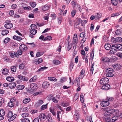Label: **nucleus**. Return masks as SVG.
<instances>
[{
  "label": "nucleus",
  "mask_w": 122,
  "mask_h": 122,
  "mask_svg": "<svg viewBox=\"0 0 122 122\" xmlns=\"http://www.w3.org/2000/svg\"><path fill=\"white\" fill-rule=\"evenodd\" d=\"M104 119L106 122H111L110 117H112V115L116 114L117 113V110L114 109L108 110V107L104 108Z\"/></svg>",
  "instance_id": "obj_1"
},
{
  "label": "nucleus",
  "mask_w": 122,
  "mask_h": 122,
  "mask_svg": "<svg viewBox=\"0 0 122 122\" xmlns=\"http://www.w3.org/2000/svg\"><path fill=\"white\" fill-rule=\"evenodd\" d=\"M109 82L108 79L107 77L102 78L100 81V84L102 89L105 90H108L110 87V85L108 84Z\"/></svg>",
  "instance_id": "obj_2"
},
{
  "label": "nucleus",
  "mask_w": 122,
  "mask_h": 122,
  "mask_svg": "<svg viewBox=\"0 0 122 122\" xmlns=\"http://www.w3.org/2000/svg\"><path fill=\"white\" fill-rule=\"evenodd\" d=\"M17 115L14 114L13 115V112L9 111L7 114V118L8 119V121L11 122L14 120L16 117Z\"/></svg>",
  "instance_id": "obj_3"
},
{
  "label": "nucleus",
  "mask_w": 122,
  "mask_h": 122,
  "mask_svg": "<svg viewBox=\"0 0 122 122\" xmlns=\"http://www.w3.org/2000/svg\"><path fill=\"white\" fill-rule=\"evenodd\" d=\"M113 70L111 68H109L106 70V75L107 77H112L114 75Z\"/></svg>",
  "instance_id": "obj_4"
},
{
  "label": "nucleus",
  "mask_w": 122,
  "mask_h": 122,
  "mask_svg": "<svg viewBox=\"0 0 122 122\" xmlns=\"http://www.w3.org/2000/svg\"><path fill=\"white\" fill-rule=\"evenodd\" d=\"M111 41L113 43H120L122 42V38L121 37H119L115 38L112 37L111 39Z\"/></svg>",
  "instance_id": "obj_5"
},
{
  "label": "nucleus",
  "mask_w": 122,
  "mask_h": 122,
  "mask_svg": "<svg viewBox=\"0 0 122 122\" xmlns=\"http://www.w3.org/2000/svg\"><path fill=\"white\" fill-rule=\"evenodd\" d=\"M39 118L41 122H43L46 119V116L44 113H42L40 114Z\"/></svg>",
  "instance_id": "obj_6"
},
{
  "label": "nucleus",
  "mask_w": 122,
  "mask_h": 122,
  "mask_svg": "<svg viewBox=\"0 0 122 122\" xmlns=\"http://www.w3.org/2000/svg\"><path fill=\"white\" fill-rule=\"evenodd\" d=\"M4 26L6 29H10L13 27V25L10 21H7L6 23L4 25Z\"/></svg>",
  "instance_id": "obj_7"
},
{
  "label": "nucleus",
  "mask_w": 122,
  "mask_h": 122,
  "mask_svg": "<svg viewBox=\"0 0 122 122\" xmlns=\"http://www.w3.org/2000/svg\"><path fill=\"white\" fill-rule=\"evenodd\" d=\"M17 77L20 80L24 81H27L29 80V78L27 77L23 76L21 75H18Z\"/></svg>",
  "instance_id": "obj_8"
},
{
  "label": "nucleus",
  "mask_w": 122,
  "mask_h": 122,
  "mask_svg": "<svg viewBox=\"0 0 122 122\" xmlns=\"http://www.w3.org/2000/svg\"><path fill=\"white\" fill-rule=\"evenodd\" d=\"M19 48L22 51H25L27 50V47L24 44H21L20 45Z\"/></svg>",
  "instance_id": "obj_9"
},
{
  "label": "nucleus",
  "mask_w": 122,
  "mask_h": 122,
  "mask_svg": "<svg viewBox=\"0 0 122 122\" xmlns=\"http://www.w3.org/2000/svg\"><path fill=\"white\" fill-rule=\"evenodd\" d=\"M117 51L116 48H115L114 45H112L111 46V48L110 51V54H114Z\"/></svg>",
  "instance_id": "obj_10"
},
{
  "label": "nucleus",
  "mask_w": 122,
  "mask_h": 122,
  "mask_svg": "<svg viewBox=\"0 0 122 122\" xmlns=\"http://www.w3.org/2000/svg\"><path fill=\"white\" fill-rule=\"evenodd\" d=\"M109 102L107 101H103L101 102V104L102 106L106 107L109 105Z\"/></svg>",
  "instance_id": "obj_11"
},
{
  "label": "nucleus",
  "mask_w": 122,
  "mask_h": 122,
  "mask_svg": "<svg viewBox=\"0 0 122 122\" xmlns=\"http://www.w3.org/2000/svg\"><path fill=\"white\" fill-rule=\"evenodd\" d=\"M74 117L75 120L77 121L80 118V113L78 112V111L76 112L74 114Z\"/></svg>",
  "instance_id": "obj_12"
},
{
  "label": "nucleus",
  "mask_w": 122,
  "mask_h": 122,
  "mask_svg": "<svg viewBox=\"0 0 122 122\" xmlns=\"http://www.w3.org/2000/svg\"><path fill=\"white\" fill-rule=\"evenodd\" d=\"M30 86L31 90L32 91L35 90L37 89V85L36 83H32L30 84Z\"/></svg>",
  "instance_id": "obj_13"
},
{
  "label": "nucleus",
  "mask_w": 122,
  "mask_h": 122,
  "mask_svg": "<svg viewBox=\"0 0 122 122\" xmlns=\"http://www.w3.org/2000/svg\"><path fill=\"white\" fill-rule=\"evenodd\" d=\"M50 7L49 5L46 4L42 7V9L44 11H46L49 9Z\"/></svg>",
  "instance_id": "obj_14"
},
{
  "label": "nucleus",
  "mask_w": 122,
  "mask_h": 122,
  "mask_svg": "<svg viewBox=\"0 0 122 122\" xmlns=\"http://www.w3.org/2000/svg\"><path fill=\"white\" fill-rule=\"evenodd\" d=\"M117 114L116 113V114L112 115L113 117H112V119H111V122H114L118 119V116L115 115Z\"/></svg>",
  "instance_id": "obj_15"
},
{
  "label": "nucleus",
  "mask_w": 122,
  "mask_h": 122,
  "mask_svg": "<svg viewBox=\"0 0 122 122\" xmlns=\"http://www.w3.org/2000/svg\"><path fill=\"white\" fill-rule=\"evenodd\" d=\"M42 61V59L41 58H38V59L35 60L34 63L35 64H38L41 63Z\"/></svg>",
  "instance_id": "obj_16"
},
{
  "label": "nucleus",
  "mask_w": 122,
  "mask_h": 122,
  "mask_svg": "<svg viewBox=\"0 0 122 122\" xmlns=\"http://www.w3.org/2000/svg\"><path fill=\"white\" fill-rule=\"evenodd\" d=\"M16 83L15 82H12L10 83L9 84V86L10 88H13L16 86Z\"/></svg>",
  "instance_id": "obj_17"
},
{
  "label": "nucleus",
  "mask_w": 122,
  "mask_h": 122,
  "mask_svg": "<svg viewBox=\"0 0 122 122\" xmlns=\"http://www.w3.org/2000/svg\"><path fill=\"white\" fill-rule=\"evenodd\" d=\"M85 76V70L84 69H83L81 71L80 78H82Z\"/></svg>",
  "instance_id": "obj_18"
},
{
  "label": "nucleus",
  "mask_w": 122,
  "mask_h": 122,
  "mask_svg": "<svg viewBox=\"0 0 122 122\" xmlns=\"http://www.w3.org/2000/svg\"><path fill=\"white\" fill-rule=\"evenodd\" d=\"M114 46L117 51L118 50H120L122 49V45L120 44L115 45H114Z\"/></svg>",
  "instance_id": "obj_19"
},
{
  "label": "nucleus",
  "mask_w": 122,
  "mask_h": 122,
  "mask_svg": "<svg viewBox=\"0 0 122 122\" xmlns=\"http://www.w3.org/2000/svg\"><path fill=\"white\" fill-rule=\"evenodd\" d=\"M1 34L2 35L4 36L7 35L9 32L8 30H6L5 29L2 30Z\"/></svg>",
  "instance_id": "obj_20"
},
{
  "label": "nucleus",
  "mask_w": 122,
  "mask_h": 122,
  "mask_svg": "<svg viewBox=\"0 0 122 122\" xmlns=\"http://www.w3.org/2000/svg\"><path fill=\"white\" fill-rule=\"evenodd\" d=\"M49 83L47 81L44 82L42 84V86L44 88H46L48 87L49 85Z\"/></svg>",
  "instance_id": "obj_21"
},
{
  "label": "nucleus",
  "mask_w": 122,
  "mask_h": 122,
  "mask_svg": "<svg viewBox=\"0 0 122 122\" xmlns=\"http://www.w3.org/2000/svg\"><path fill=\"white\" fill-rule=\"evenodd\" d=\"M113 68L115 70L120 69V66L118 64H115L113 66Z\"/></svg>",
  "instance_id": "obj_22"
},
{
  "label": "nucleus",
  "mask_w": 122,
  "mask_h": 122,
  "mask_svg": "<svg viewBox=\"0 0 122 122\" xmlns=\"http://www.w3.org/2000/svg\"><path fill=\"white\" fill-rule=\"evenodd\" d=\"M105 48L107 50H110L111 47V45L109 43L106 44L104 46Z\"/></svg>",
  "instance_id": "obj_23"
},
{
  "label": "nucleus",
  "mask_w": 122,
  "mask_h": 122,
  "mask_svg": "<svg viewBox=\"0 0 122 122\" xmlns=\"http://www.w3.org/2000/svg\"><path fill=\"white\" fill-rule=\"evenodd\" d=\"M46 119L48 122H52L53 120L51 116L49 115H48L46 116Z\"/></svg>",
  "instance_id": "obj_24"
},
{
  "label": "nucleus",
  "mask_w": 122,
  "mask_h": 122,
  "mask_svg": "<svg viewBox=\"0 0 122 122\" xmlns=\"http://www.w3.org/2000/svg\"><path fill=\"white\" fill-rule=\"evenodd\" d=\"M6 80L9 82L13 81H14V78L11 76H8L7 78H6Z\"/></svg>",
  "instance_id": "obj_25"
},
{
  "label": "nucleus",
  "mask_w": 122,
  "mask_h": 122,
  "mask_svg": "<svg viewBox=\"0 0 122 122\" xmlns=\"http://www.w3.org/2000/svg\"><path fill=\"white\" fill-rule=\"evenodd\" d=\"M13 39L14 40H15L18 41H20L22 40V38L20 36H16L14 35L13 36Z\"/></svg>",
  "instance_id": "obj_26"
},
{
  "label": "nucleus",
  "mask_w": 122,
  "mask_h": 122,
  "mask_svg": "<svg viewBox=\"0 0 122 122\" xmlns=\"http://www.w3.org/2000/svg\"><path fill=\"white\" fill-rule=\"evenodd\" d=\"M9 71V70L6 68L4 69L2 71V73L4 75L7 74L8 73Z\"/></svg>",
  "instance_id": "obj_27"
},
{
  "label": "nucleus",
  "mask_w": 122,
  "mask_h": 122,
  "mask_svg": "<svg viewBox=\"0 0 122 122\" xmlns=\"http://www.w3.org/2000/svg\"><path fill=\"white\" fill-rule=\"evenodd\" d=\"M44 103L43 101L41 100H39L36 104V105L37 106H39L42 105Z\"/></svg>",
  "instance_id": "obj_28"
},
{
  "label": "nucleus",
  "mask_w": 122,
  "mask_h": 122,
  "mask_svg": "<svg viewBox=\"0 0 122 122\" xmlns=\"http://www.w3.org/2000/svg\"><path fill=\"white\" fill-rule=\"evenodd\" d=\"M30 101V98H27L24 99L23 100V102L25 104H26Z\"/></svg>",
  "instance_id": "obj_29"
},
{
  "label": "nucleus",
  "mask_w": 122,
  "mask_h": 122,
  "mask_svg": "<svg viewBox=\"0 0 122 122\" xmlns=\"http://www.w3.org/2000/svg\"><path fill=\"white\" fill-rule=\"evenodd\" d=\"M25 87V86L23 85H19L17 86V89L18 90H22Z\"/></svg>",
  "instance_id": "obj_30"
},
{
  "label": "nucleus",
  "mask_w": 122,
  "mask_h": 122,
  "mask_svg": "<svg viewBox=\"0 0 122 122\" xmlns=\"http://www.w3.org/2000/svg\"><path fill=\"white\" fill-rule=\"evenodd\" d=\"M111 2L112 5H116L118 4L117 0H111Z\"/></svg>",
  "instance_id": "obj_31"
},
{
  "label": "nucleus",
  "mask_w": 122,
  "mask_h": 122,
  "mask_svg": "<svg viewBox=\"0 0 122 122\" xmlns=\"http://www.w3.org/2000/svg\"><path fill=\"white\" fill-rule=\"evenodd\" d=\"M37 76H35L31 78L29 80L30 82H34L35 81L36 79Z\"/></svg>",
  "instance_id": "obj_32"
},
{
  "label": "nucleus",
  "mask_w": 122,
  "mask_h": 122,
  "mask_svg": "<svg viewBox=\"0 0 122 122\" xmlns=\"http://www.w3.org/2000/svg\"><path fill=\"white\" fill-rule=\"evenodd\" d=\"M29 114L28 113L25 112L22 113L21 115L22 117L23 118H25L28 117L29 116Z\"/></svg>",
  "instance_id": "obj_33"
},
{
  "label": "nucleus",
  "mask_w": 122,
  "mask_h": 122,
  "mask_svg": "<svg viewBox=\"0 0 122 122\" xmlns=\"http://www.w3.org/2000/svg\"><path fill=\"white\" fill-rule=\"evenodd\" d=\"M48 79L49 80L52 81H56L57 80L56 78L52 77H48Z\"/></svg>",
  "instance_id": "obj_34"
},
{
  "label": "nucleus",
  "mask_w": 122,
  "mask_h": 122,
  "mask_svg": "<svg viewBox=\"0 0 122 122\" xmlns=\"http://www.w3.org/2000/svg\"><path fill=\"white\" fill-rule=\"evenodd\" d=\"M49 99L50 100H51L52 99V101L55 103H57L58 102V101L57 100V99L55 98L54 97H52L51 98H49Z\"/></svg>",
  "instance_id": "obj_35"
},
{
  "label": "nucleus",
  "mask_w": 122,
  "mask_h": 122,
  "mask_svg": "<svg viewBox=\"0 0 122 122\" xmlns=\"http://www.w3.org/2000/svg\"><path fill=\"white\" fill-rule=\"evenodd\" d=\"M30 32L31 34L33 35H35L37 32V30L35 29H30Z\"/></svg>",
  "instance_id": "obj_36"
},
{
  "label": "nucleus",
  "mask_w": 122,
  "mask_h": 122,
  "mask_svg": "<svg viewBox=\"0 0 122 122\" xmlns=\"http://www.w3.org/2000/svg\"><path fill=\"white\" fill-rule=\"evenodd\" d=\"M21 120L22 122H30V120L29 119L27 118H25L23 119H21Z\"/></svg>",
  "instance_id": "obj_37"
},
{
  "label": "nucleus",
  "mask_w": 122,
  "mask_h": 122,
  "mask_svg": "<svg viewBox=\"0 0 122 122\" xmlns=\"http://www.w3.org/2000/svg\"><path fill=\"white\" fill-rule=\"evenodd\" d=\"M121 31L120 30L117 29L115 31V34L118 35H121Z\"/></svg>",
  "instance_id": "obj_38"
},
{
  "label": "nucleus",
  "mask_w": 122,
  "mask_h": 122,
  "mask_svg": "<svg viewBox=\"0 0 122 122\" xmlns=\"http://www.w3.org/2000/svg\"><path fill=\"white\" fill-rule=\"evenodd\" d=\"M75 82H76L77 83V85L78 86H80V80L79 77H76V78Z\"/></svg>",
  "instance_id": "obj_39"
},
{
  "label": "nucleus",
  "mask_w": 122,
  "mask_h": 122,
  "mask_svg": "<svg viewBox=\"0 0 122 122\" xmlns=\"http://www.w3.org/2000/svg\"><path fill=\"white\" fill-rule=\"evenodd\" d=\"M76 13V10H72L71 12V15L72 17H73Z\"/></svg>",
  "instance_id": "obj_40"
},
{
  "label": "nucleus",
  "mask_w": 122,
  "mask_h": 122,
  "mask_svg": "<svg viewBox=\"0 0 122 122\" xmlns=\"http://www.w3.org/2000/svg\"><path fill=\"white\" fill-rule=\"evenodd\" d=\"M11 70V71L14 72H15L16 70V67L15 66H11L10 67Z\"/></svg>",
  "instance_id": "obj_41"
},
{
  "label": "nucleus",
  "mask_w": 122,
  "mask_h": 122,
  "mask_svg": "<svg viewBox=\"0 0 122 122\" xmlns=\"http://www.w3.org/2000/svg\"><path fill=\"white\" fill-rule=\"evenodd\" d=\"M4 99L3 98H2L0 101V107H1L4 106Z\"/></svg>",
  "instance_id": "obj_42"
},
{
  "label": "nucleus",
  "mask_w": 122,
  "mask_h": 122,
  "mask_svg": "<svg viewBox=\"0 0 122 122\" xmlns=\"http://www.w3.org/2000/svg\"><path fill=\"white\" fill-rule=\"evenodd\" d=\"M53 62L54 64L56 65H57L60 63V61L59 60H54Z\"/></svg>",
  "instance_id": "obj_43"
},
{
  "label": "nucleus",
  "mask_w": 122,
  "mask_h": 122,
  "mask_svg": "<svg viewBox=\"0 0 122 122\" xmlns=\"http://www.w3.org/2000/svg\"><path fill=\"white\" fill-rule=\"evenodd\" d=\"M48 68L46 66H43L40 67L38 71H42Z\"/></svg>",
  "instance_id": "obj_44"
},
{
  "label": "nucleus",
  "mask_w": 122,
  "mask_h": 122,
  "mask_svg": "<svg viewBox=\"0 0 122 122\" xmlns=\"http://www.w3.org/2000/svg\"><path fill=\"white\" fill-rule=\"evenodd\" d=\"M31 29H35L37 28V26L36 25L34 24H32L30 26Z\"/></svg>",
  "instance_id": "obj_45"
},
{
  "label": "nucleus",
  "mask_w": 122,
  "mask_h": 122,
  "mask_svg": "<svg viewBox=\"0 0 122 122\" xmlns=\"http://www.w3.org/2000/svg\"><path fill=\"white\" fill-rule=\"evenodd\" d=\"M48 104V103H47L45 105H43L41 107V109L42 110H44L46 109L47 108Z\"/></svg>",
  "instance_id": "obj_46"
},
{
  "label": "nucleus",
  "mask_w": 122,
  "mask_h": 122,
  "mask_svg": "<svg viewBox=\"0 0 122 122\" xmlns=\"http://www.w3.org/2000/svg\"><path fill=\"white\" fill-rule=\"evenodd\" d=\"M61 105L63 107H66L68 106L69 105V104L68 103H65L64 102H63L61 103Z\"/></svg>",
  "instance_id": "obj_47"
},
{
  "label": "nucleus",
  "mask_w": 122,
  "mask_h": 122,
  "mask_svg": "<svg viewBox=\"0 0 122 122\" xmlns=\"http://www.w3.org/2000/svg\"><path fill=\"white\" fill-rule=\"evenodd\" d=\"M61 112L60 111H57V118L58 119V121H60V118L59 117V114H61Z\"/></svg>",
  "instance_id": "obj_48"
},
{
  "label": "nucleus",
  "mask_w": 122,
  "mask_h": 122,
  "mask_svg": "<svg viewBox=\"0 0 122 122\" xmlns=\"http://www.w3.org/2000/svg\"><path fill=\"white\" fill-rule=\"evenodd\" d=\"M5 115V112L4 109H1L0 111V115L4 116Z\"/></svg>",
  "instance_id": "obj_49"
},
{
  "label": "nucleus",
  "mask_w": 122,
  "mask_h": 122,
  "mask_svg": "<svg viewBox=\"0 0 122 122\" xmlns=\"http://www.w3.org/2000/svg\"><path fill=\"white\" fill-rule=\"evenodd\" d=\"M84 97L83 93H81L80 95V100L81 102H83L84 101L83 98Z\"/></svg>",
  "instance_id": "obj_50"
},
{
  "label": "nucleus",
  "mask_w": 122,
  "mask_h": 122,
  "mask_svg": "<svg viewBox=\"0 0 122 122\" xmlns=\"http://www.w3.org/2000/svg\"><path fill=\"white\" fill-rule=\"evenodd\" d=\"M52 39V37L50 36H49L45 37L44 39V41L50 40Z\"/></svg>",
  "instance_id": "obj_51"
},
{
  "label": "nucleus",
  "mask_w": 122,
  "mask_h": 122,
  "mask_svg": "<svg viewBox=\"0 0 122 122\" xmlns=\"http://www.w3.org/2000/svg\"><path fill=\"white\" fill-rule=\"evenodd\" d=\"M106 100L108 102H111L114 100V99L112 97H107L106 98Z\"/></svg>",
  "instance_id": "obj_52"
},
{
  "label": "nucleus",
  "mask_w": 122,
  "mask_h": 122,
  "mask_svg": "<svg viewBox=\"0 0 122 122\" xmlns=\"http://www.w3.org/2000/svg\"><path fill=\"white\" fill-rule=\"evenodd\" d=\"M86 120L87 121H89L90 122H93L92 120V117L91 116L87 117L86 118Z\"/></svg>",
  "instance_id": "obj_53"
},
{
  "label": "nucleus",
  "mask_w": 122,
  "mask_h": 122,
  "mask_svg": "<svg viewBox=\"0 0 122 122\" xmlns=\"http://www.w3.org/2000/svg\"><path fill=\"white\" fill-rule=\"evenodd\" d=\"M66 80V77H63L62 78L60 79V82L62 83L65 81Z\"/></svg>",
  "instance_id": "obj_54"
},
{
  "label": "nucleus",
  "mask_w": 122,
  "mask_h": 122,
  "mask_svg": "<svg viewBox=\"0 0 122 122\" xmlns=\"http://www.w3.org/2000/svg\"><path fill=\"white\" fill-rule=\"evenodd\" d=\"M30 5L32 7L34 8L36 6V3L35 2H32L30 3Z\"/></svg>",
  "instance_id": "obj_55"
},
{
  "label": "nucleus",
  "mask_w": 122,
  "mask_h": 122,
  "mask_svg": "<svg viewBox=\"0 0 122 122\" xmlns=\"http://www.w3.org/2000/svg\"><path fill=\"white\" fill-rule=\"evenodd\" d=\"M109 61V59L107 57H105L103 58L102 60V61L104 62H108Z\"/></svg>",
  "instance_id": "obj_56"
},
{
  "label": "nucleus",
  "mask_w": 122,
  "mask_h": 122,
  "mask_svg": "<svg viewBox=\"0 0 122 122\" xmlns=\"http://www.w3.org/2000/svg\"><path fill=\"white\" fill-rule=\"evenodd\" d=\"M10 39L9 38H5V39L4 41V43L6 44L8 42L10 41Z\"/></svg>",
  "instance_id": "obj_57"
},
{
  "label": "nucleus",
  "mask_w": 122,
  "mask_h": 122,
  "mask_svg": "<svg viewBox=\"0 0 122 122\" xmlns=\"http://www.w3.org/2000/svg\"><path fill=\"white\" fill-rule=\"evenodd\" d=\"M73 66L74 64L73 63L71 62L70 63V66L69 67L70 71H71L72 70Z\"/></svg>",
  "instance_id": "obj_58"
},
{
  "label": "nucleus",
  "mask_w": 122,
  "mask_h": 122,
  "mask_svg": "<svg viewBox=\"0 0 122 122\" xmlns=\"http://www.w3.org/2000/svg\"><path fill=\"white\" fill-rule=\"evenodd\" d=\"M101 14L97 13L95 15V17L97 19H99L101 17Z\"/></svg>",
  "instance_id": "obj_59"
},
{
  "label": "nucleus",
  "mask_w": 122,
  "mask_h": 122,
  "mask_svg": "<svg viewBox=\"0 0 122 122\" xmlns=\"http://www.w3.org/2000/svg\"><path fill=\"white\" fill-rule=\"evenodd\" d=\"M14 104L11 102H9L8 103V106L11 107H13L14 106Z\"/></svg>",
  "instance_id": "obj_60"
},
{
  "label": "nucleus",
  "mask_w": 122,
  "mask_h": 122,
  "mask_svg": "<svg viewBox=\"0 0 122 122\" xmlns=\"http://www.w3.org/2000/svg\"><path fill=\"white\" fill-rule=\"evenodd\" d=\"M23 8L24 10H30L32 8L30 6H28L27 7H23Z\"/></svg>",
  "instance_id": "obj_61"
},
{
  "label": "nucleus",
  "mask_w": 122,
  "mask_h": 122,
  "mask_svg": "<svg viewBox=\"0 0 122 122\" xmlns=\"http://www.w3.org/2000/svg\"><path fill=\"white\" fill-rule=\"evenodd\" d=\"M43 54V53L42 52H37L36 54V56L37 57H39L42 55Z\"/></svg>",
  "instance_id": "obj_62"
},
{
  "label": "nucleus",
  "mask_w": 122,
  "mask_h": 122,
  "mask_svg": "<svg viewBox=\"0 0 122 122\" xmlns=\"http://www.w3.org/2000/svg\"><path fill=\"white\" fill-rule=\"evenodd\" d=\"M15 98H12L10 100V102L14 104L15 103Z\"/></svg>",
  "instance_id": "obj_63"
},
{
  "label": "nucleus",
  "mask_w": 122,
  "mask_h": 122,
  "mask_svg": "<svg viewBox=\"0 0 122 122\" xmlns=\"http://www.w3.org/2000/svg\"><path fill=\"white\" fill-rule=\"evenodd\" d=\"M116 55L119 57L122 58V53L118 52L117 53Z\"/></svg>",
  "instance_id": "obj_64"
}]
</instances>
